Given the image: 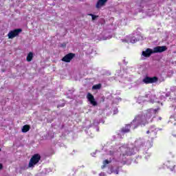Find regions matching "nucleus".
<instances>
[{
    "instance_id": "13",
    "label": "nucleus",
    "mask_w": 176,
    "mask_h": 176,
    "mask_svg": "<svg viewBox=\"0 0 176 176\" xmlns=\"http://www.w3.org/2000/svg\"><path fill=\"white\" fill-rule=\"evenodd\" d=\"M119 170H120V167L118 166L115 170L111 169V173L114 174H119Z\"/></svg>"
},
{
    "instance_id": "8",
    "label": "nucleus",
    "mask_w": 176,
    "mask_h": 176,
    "mask_svg": "<svg viewBox=\"0 0 176 176\" xmlns=\"http://www.w3.org/2000/svg\"><path fill=\"white\" fill-rule=\"evenodd\" d=\"M75 57V54L74 53H69L66 54L63 58L62 61L64 63H71L72 59Z\"/></svg>"
},
{
    "instance_id": "2",
    "label": "nucleus",
    "mask_w": 176,
    "mask_h": 176,
    "mask_svg": "<svg viewBox=\"0 0 176 176\" xmlns=\"http://www.w3.org/2000/svg\"><path fill=\"white\" fill-rule=\"evenodd\" d=\"M166 50H167L166 46H157L154 47L153 50L147 48L145 51L142 52V56L144 57H151L153 53H163V52H166Z\"/></svg>"
},
{
    "instance_id": "7",
    "label": "nucleus",
    "mask_w": 176,
    "mask_h": 176,
    "mask_svg": "<svg viewBox=\"0 0 176 176\" xmlns=\"http://www.w3.org/2000/svg\"><path fill=\"white\" fill-rule=\"evenodd\" d=\"M87 98L88 101L90 102L91 105H93V107H97L98 103L97 101H96V99L94 98V96H93V94L88 93L87 94Z\"/></svg>"
},
{
    "instance_id": "14",
    "label": "nucleus",
    "mask_w": 176,
    "mask_h": 176,
    "mask_svg": "<svg viewBox=\"0 0 176 176\" xmlns=\"http://www.w3.org/2000/svg\"><path fill=\"white\" fill-rule=\"evenodd\" d=\"M89 16H91L93 21H94V20H96V19L98 18V16L94 15L93 14H89Z\"/></svg>"
},
{
    "instance_id": "18",
    "label": "nucleus",
    "mask_w": 176,
    "mask_h": 176,
    "mask_svg": "<svg viewBox=\"0 0 176 176\" xmlns=\"http://www.w3.org/2000/svg\"><path fill=\"white\" fill-rule=\"evenodd\" d=\"M151 131H146V134H150Z\"/></svg>"
},
{
    "instance_id": "3",
    "label": "nucleus",
    "mask_w": 176,
    "mask_h": 176,
    "mask_svg": "<svg viewBox=\"0 0 176 176\" xmlns=\"http://www.w3.org/2000/svg\"><path fill=\"white\" fill-rule=\"evenodd\" d=\"M39 160H41V155L39 154H34V155H32L29 162V168H31L34 167V166H35L36 164H38V163H39Z\"/></svg>"
},
{
    "instance_id": "19",
    "label": "nucleus",
    "mask_w": 176,
    "mask_h": 176,
    "mask_svg": "<svg viewBox=\"0 0 176 176\" xmlns=\"http://www.w3.org/2000/svg\"><path fill=\"white\" fill-rule=\"evenodd\" d=\"M154 112H155V113H156V112H157V110L154 109Z\"/></svg>"
},
{
    "instance_id": "17",
    "label": "nucleus",
    "mask_w": 176,
    "mask_h": 176,
    "mask_svg": "<svg viewBox=\"0 0 176 176\" xmlns=\"http://www.w3.org/2000/svg\"><path fill=\"white\" fill-rule=\"evenodd\" d=\"M3 168V165L2 164H0V170H2Z\"/></svg>"
},
{
    "instance_id": "9",
    "label": "nucleus",
    "mask_w": 176,
    "mask_h": 176,
    "mask_svg": "<svg viewBox=\"0 0 176 176\" xmlns=\"http://www.w3.org/2000/svg\"><path fill=\"white\" fill-rule=\"evenodd\" d=\"M107 1L108 0H98L96 5V9H100V8L104 6V5H105V3H107Z\"/></svg>"
},
{
    "instance_id": "4",
    "label": "nucleus",
    "mask_w": 176,
    "mask_h": 176,
    "mask_svg": "<svg viewBox=\"0 0 176 176\" xmlns=\"http://www.w3.org/2000/svg\"><path fill=\"white\" fill-rule=\"evenodd\" d=\"M120 149L121 151L120 156H123V157H125V156H131L133 155L130 147L121 146Z\"/></svg>"
},
{
    "instance_id": "20",
    "label": "nucleus",
    "mask_w": 176,
    "mask_h": 176,
    "mask_svg": "<svg viewBox=\"0 0 176 176\" xmlns=\"http://www.w3.org/2000/svg\"><path fill=\"white\" fill-rule=\"evenodd\" d=\"M60 105H58V108H60ZM61 107H64V105H61Z\"/></svg>"
},
{
    "instance_id": "16",
    "label": "nucleus",
    "mask_w": 176,
    "mask_h": 176,
    "mask_svg": "<svg viewBox=\"0 0 176 176\" xmlns=\"http://www.w3.org/2000/svg\"><path fill=\"white\" fill-rule=\"evenodd\" d=\"M109 163H111V161H109L108 160H105L104 162H103V164L104 166H106V164H109Z\"/></svg>"
},
{
    "instance_id": "5",
    "label": "nucleus",
    "mask_w": 176,
    "mask_h": 176,
    "mask_svg": "<svg viewBox=\"0 0 176 176\" xmlns=\"http://www.w3.org/2000/svg\"><path fill=\"white\" fill-rule=\"evenodd\" d=\"M159 80V78L157 76H153V77H149L146 76L144 77L142 80L143 83H145V85H150L152 83H156Z\"/></svg>"
},
{
    "instance_id": "1",
    "label": "nucleus",
    "mask_w": 176,
    "mask_h": 176,
    "mask_svg": "<svg viewBox=\"0 0 176 176\" xmlns=\"http://www.w3.org/2000/svg\"><path fill=\"white\" fill-rule=\"evenodd\" d=\"M134 123H136L133 129H137L138 126L142 124L143 126H145V124H148V120L145 119V116H141L138 115L135 116V118L133 119V120L128 124H125L124 126H123L120 131L123 133L124 134H126L127 133H130V130L131 129V126L134 124Z\"/></svg>"
},
{
    "instance_id": "11",
    "label": "nucleus",
    "mask_w": 176,
    "mask_h": 176,
    "mask_svg": "<svg viewBox=\"0 0 176 176\" xmlns=\"http://www.w3.org/2000/svg\"><path fill=\"white\" fill-rule=\"evenodd\" d=\"M30 129H31V126H30V125H24L22 128V133H27L30 131Z\"/></svg>"
},
{
    "instance_id": "12",
    "label": "nucleus",
    "mask_w": 176,
    "mask_h": 176,
    "mask_svg": "<svg viewBox=\"0 0 176 176\" xmlns=\"http://www.w3.org/2000/svg\"><path fill=\"white\" fill-rule=\"evenodd\" d=\"M101 89V84H97L92 87V90H100Z\"/></svg>"
},
{
    "instance_id": "10",
    "label": "nucleus",
    "mask_w": 176,
    "mask_h": 176,
    "mask_svg": "<svg viewBox=\"0 0 176 176\" xmlns=\"http://www.w3.org/2000/svg\"><path fill=\"white\" fill-rule=\"evenodd\" d=\"M32 58H34V53L33 52H29L27 57H26V61L28 63L32 61Z\"/></svg>"
},
{
    "instance_id": "15",
    "label": "nucleus",
    "mask_w": 176,
    "mask_h": 176,
    "mask_svg": "<svg viewBox=\"0 0 176 176\" xmlns=\"http://www.w3.org/2000/svg\"><path fill=\"white\" fill-rule=\"evenodd\" d=\"M146 116H148V119H151L152 118V114H151V109L147 111V113H146Z\"/></svg>"
},
{
    "instance_id": "6",
    "label": "nucleus",
    "mask_w": 176,
    "mask_h": 176,
    "mask_svg": "<svg viewBox=\"0 0 176 176\" xmlns=\"http://www.w3.org/2000/svg\"><path fill=\"white\" fill-rule=\"evenodd\" d=\"M23 30L19 28V29H14V30H11L8 34V39H13V38H16V36H19L20 34V32H21Z\"/></svg>"
}]
</instances>
